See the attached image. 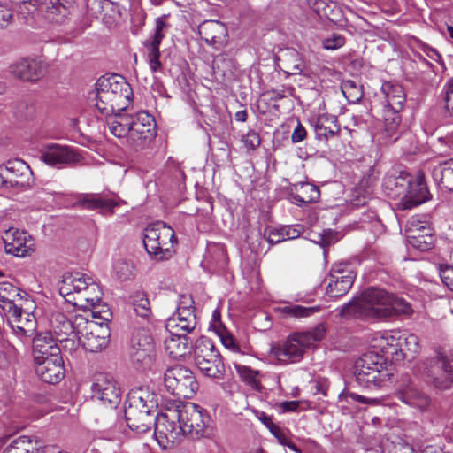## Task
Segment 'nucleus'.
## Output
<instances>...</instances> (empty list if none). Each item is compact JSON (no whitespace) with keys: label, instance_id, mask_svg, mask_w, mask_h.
<instances>
[{"label":"nucleus","instance_id":"nucleus-1","mask_svg":"<svg viewBox=\"0 0 453 453\" xmlns=\"http://www.w3.org/2000/svg\"><path fill=\"white\" fill-rule=\"evenodd\" d=\"M59 294L73 306L81 309H92L93 319L103 315V311H97L103 292L99 285L92 278L81 273H67L60 281Z\"/></svg>","mask_w":453,"mask_h":453},{"label":"nucleus","instance_id":"nucleus-2","mask_svg":"<svg viewBox=\"0 0 453 453\" xmlns=\"http://www.w3.org/2000/svg\"><path fill=\"white\" fill-rule=\"evenodd\" d=\"M96 90L95 106L104 117L124 111L132 97L130 85L122 76L116 74L100 77L96 83Z\"/></svg>","mask_w":453,"mask_h":453},{"label":"nucleus","instance_id":"nucleus-3","mask_svg":"<svg viewBox=\"0 0 453 453\" xmlns=\"http://www.w3.org/2000/svg\"><path fill=\"white\" fill-rule=\"evenodd\" d=\"M392 294L378 288L364 291L360 296L344 304L340 315L345 319H382L389 317Z\"/></svg>","mask_w":453,"mask_h":453},{"label":"nucleus","instance_id":"nucleus-4","mask_svg":"<svg viewBox=\"0 0 453 453\" xmlns=\"http://www.w3.org/2000/svg\"><path fill=\"white\" fill-rule=\"evenodd\" d=\"M18 7V12L27 18L40 12L50 23L65 24L75 9V0H10Z\"/></svg>","mask_w":453,"mask_h":453},{"label":"nucleus","instance_id":"nucleus-5","mask_svg":"<svg viewBox=\"0 0 453 453\" xmlns=\"http://www.w3.org/2000/svg\"><path fill=\"white\" fill-rule=\"evenodd\" d=\"M111 312L109 310H103V315L89 320L88 318H80L76 326L80 328L75 342L77 347L81 345L89 352H98L104 349L109 342L110 328L108 322Z\"/></svg>","mask_w":453,"mask_h":453},{"label":"nucleus","instance_id":"nucleus-6","mask_svg":"<svg viewBox=\"0 0 453 453\" xmlns=\"http://www.w3.org/2000/svg\"><path fill=\"white\" fill-rule=\"evenodd\" d=\"M177 242L174 230L162 221L150 224L143 232V245L150 256L157 260L170 258Z\"/></svg>","mask_w":453,"mask_h":453},{"label":"nucleus","instance_id":"nucleus-7","mask_svg":"<svg viewBox=\"0 0 453 453\" xmlns=\"http://www.w3.org/2000/svg\"><path fill=\"white\" fill-rule=\"evenodd\" d=\"M177 408L185 435L190 436L193 440L212 438L214 428L211 425L210 416L203 408L192 403L178 405Z\"/></svg>","mask_w":453,"mask_h":453},{"label":"nucleus","instance_id":"nucleus-8","mask_svg":"<svg viewBox=\"0 0 453 453\" xmlns=\"http://www.w3.org/2000/svg\"><path fill=\"white\" fill-rule=\"evenodd\" d=\"M194 360L196 367L205 376L218 380L223 378L226 372L223 358L207 337H200L196 342Z\"/></svg>","mask_w":453,"mask_h":453},{"label":"nucleus","instance_id":"nucleus-9","mask_svg":"<svg viewBox=\"0 0 453 453\" xmlns=\"http://www.w3.org/2000/svg\"><path fill=\"white\" fill-rule=\"evenodd\" d=\"M180 420V418L177 407L157 414L154 436L163 449L173 448L185 435Z\"/></svg>","mask_w":453,"mask_h":453},{"label":"nucleus","instance_id":"nucleus-10","mask_svg":"<svg viewBox=\"0 0 453 453\" xmlns=\"http://www.w3.org/2000/svg\"><path fill=\"white\" fill-rule=\"evenodd\" d=\"M355 376L364 388H379L387 380L388 373L384 370L382 357L372 352L364 354L356 363Z\"/></svg>","mask_w":453,"mask_h":453},{"label":"nucleus","instance_id":"nucleus-11","mask_svg":"<svg viewBox=\"0 0 453 453\" xmlns=\"http://www.w3.org/2000/svg\"><path fill=\"white\" fill-rule=\"evenodd\" d=\"M424 377L426 382L435 389L450 388L453 385V361L441 353L426 359Z\"/></svg>","mask_w":453,"mask_h":453},{"label":"nucleus","instance_id":"nucleus-12","mask_svg":"<svg viewBox=\"0 0 453 453\" xmlns=\"http://www.w3.org/2000/svg\"><path fill=\"white\" fill-rule=\"evenodd\" d=\"M164 382L167 391L179 398L190 399L198 389L194 373L182 365L168 368L164 374Z\"/></svg>","mask_w":453,"mask_h":453},{"label":"nucleus","instance_id":"nucleus-13","mask_svg":"<svg viewBox=\"0 0 453 453\" xmlns=\"http://www.w3.org/2000/svg\"><path fill=\"white\" fill-rule=\"evenodd\" d=\"M156 134V123L152 115L141 111L133 116L128 136V145L132 150L139 151L148 148Z\"/></svg>","mask_w":453,"mask_h":453},{"label":"nucleus","instance_id":"nucleus-14","mask_svg":"<svg viewBox=\"0 0 453 453\" xmlns=\"http://www.w3.org/2000/svg\"><path fill=\"white\" fill-rule=\"evenodd\" d=\"M194 301L190 296H182L176 311L167 319L165 328L170 334L187 335L196 327Z\"/></svg>","mask_w":453,"mask_h":453},{"label":"nucleus","instance_id":"nucleus-15","mask_svg":"<svg viewBox=\"0 0 453 453\" xmlns=\"http://www.w3.org/2000/svg\"><path fill=\"white\" fill-rule=\"evenodd\" d=\"M80 318L85 317L81 314L67 317V315L59 311L51 313L50 319V326L57 341L64 349L73 350L77 348L75 338H77L80 328L77 327L76 323Z\"/></svg>","mask_w":453,"mask_h":453},{"label":"nucleus","instance_id":"nucleus-16","mask_svg":"<svg viewBox=\"0 0 453 453\" xmlns=\"http://www.w3.org/2000/svg\"><path fill=\"white\" fill-rule=\"evenodd\" d=\"M93 397L103 405L109 407V414L112 420L116 418L114 411L120 401V390L113 377L107 373H98L95 376L91 387Z\"/></svg>","mask_w":453,"mask_h":453},{"label":"nucleus","instance_id":"nucleus-17","mask_svg":"<svg viewBox=\"0 0 453 453\" xmlns=\"http://www.w3.org/2000/svg\"><path fill=\"white\" fill-rule=\"evenodd\" d=\"M304 351L305 348L296 333L289 335L285 341L272 344L269 358L275 365H287L299 362L303 358Z\"/></svg>","mask_w":453,"mask_h":453},{"label":"nucleus","instance_id":"nucleus-18","mask_svg":"<svg viewBox=\"0 0 453 453\" xmlns=\"http://www.w3.org/2000/svg\"><path fill=\"white\" fill-rule=\"evenodd\" d=\"M32 171L23 160L8 161L0 165V188H22L29 185Z\"/></svg>","mask_w":453,"mask_h":453},{"label":"nucleus","instance_id":"nucleus-19","mask_svg":"<svg viewBox=\"0 0 453 453\" xmlns=\"http://www.w3.org/2000/svg\"><path fill=\"white\" fill-rule=\"evenodd\" d=\"M155 355L153 338L149 332L143 327L134 331L130 350L133 363L142 367H149L152 364Z\"/></svg>","mask_w":453,"mask_h":453},{"label":"nucleus","instance_id":"nucleus-20","mask_svg":"<svg viewBox=\"0 0 453 453\" xmlns=\"http://www.w3.org/2000/svg\"><path fill=\"white\" fill-rule=\"evenodd\" d=\"M28 310L29 307L19 306L6 313L8 324L22 341L32 337L36 330L35 317Z\"/></svg>","mask_w":453,"mask_h":453},{"label":"nucleus","instance_id":"nucleus-21","mask_svg":"<svg viewBox=\"0 0 453 453\" xmlns=\"http://www.w3.org/2000/svg\"><path fill=\"white\" fill-rule=\"evenodd\" d=\"M42 158L47 165L58 168L73 166L82 159L72 148L56 143H50L42 149Z\"/></svg>","mask_w":453,"mask_h":453},{"label":"nucleus","instance_id":"nucleus-22","mask_svg":"<svg viewBox=\"0 0 453 453\" xmlns=\"http://www.w3.org/2000/svg\"><path fill=\"white\" fill-rule=\"evenodd\" d=\"M430 197L424 175L418 173L414 179L410 176L406 194H403L402 200L397 203V207L401 210H410L426 203Z\"/></svg>","mask_w":453,"mask_h":453},{"label":"nucleus","instance_id":"nucleus-23","mask_svg":"<svg viewBox=\"0 0 453 453\" xmlns=\"http://www.w3.org/2000/svg\"><path fill=\"white\" fill-rule=\"evenodd\" d=\"M35 363V372L44 382L57 384L65 377L64 361L60 355H51L50 357L42 359L37 357Z\"/></svg>","mask_w":453,"mask_h":453},{"label":"nucleus","instance_id":"nucleus-24","mask_svg":"<svg viewBox=\"0 0 453 453\" xmlns=\"http://www.w3.org/2000/svg\"><path fill=\"white\" fill-rule=\"evenodd\" d=\"M395 396L403 403L421 411L430 405V397L420 391L408 377L403 378L395 391Z\"/></svg>","mask_w":453,"mask_h":453},{"label":"nucleus","instance_id":"nucleus-25","mask_svg":"<svg viewBox=\"0 0 453 453\" xmlns=\"http://www.w3.org/2000/svg\"><path fill=\"white\" fill-rule=\"evenodd\" d=\"M165 27V16L158 17L155 21L153 35L143 42L147 50V60L149 62L150 68L153 73L159 71L162 67V64L159 60L161 56L159 47L165 37L163 30Z\"/></svg>","mask_w":453,"mask_h":453},{"label":"nucleus","instance_id":"nucleus-26","mask_svg":"<svg viewBox=\"0 0 453 453\" xmlns=\"http://www.w3.org/2000/svg\"><path fill=\"white\" fill-rule=\"evenodd\" d=\"M9 71L14 77L21 81L35 82L45 74L46 68L42 61L36 58H25L12 64Z\"/></svg>","mask_w":453,"mask_h":453},{"label":"nucleus","instance_id":"nucleus-27","mask_svg":"<svg viewBox=\"0 0 453 453\" xmlns=\"http://www.w3.org/2000/svg\"><path fill=\"white\" fill-rule=\"evenodd\" d=\"M88 12L92 17H97L103 12V22L108 27H116L122 19L120 6L111 0H88Z\"/></svg>","mask_w":453,"mask_h":453},{"label":"nucleus","instance_id":"nucleus-28","mask_svg":"<svg viewBox=\"0 0 453 453\" xmlns=\"http://www.w3.org/2000/svg\"><path fill=\"white\" fill-rule=\"evenodd\" d=\"M381 91L385 96L387 104L385 105L386 114L392 113L393 123L397 125L400 121L399 111L403 108L406 95L403 86L391 81L384 82L381 86Z\"/></svg>","mask_w":453,"mask_h":453},{"label":"nucleus","instance_id":"nucleus-29","mask_svg":"<svg viewBox=\"0 0 453 453\" xmlns=\"http://www.w3.org/2000/svg\"><path fill=\"white\" fill-rule=\"evenodd\" d=\"M198 32L201 38L216 50H220L227 42V28L220 21L205 20L199 26Z\"/></svg>","mask_w":453,"mask_h":453},{"label":"nucleus","instance_id":"nucleus-30","mask_svg":"<svg viewBox=\"0 0 453 453\" xmlns=\"http://www.w3.org/2000/svg\"><path fill=\"white\" fill-rule=\"evenodd\" d=\"M27 294L9 282L0 283V306L5 314L19 306L32 303Z\"/></svg>","mask_w":453,"mask_h":453},{"label":"nucleus","instance_id":"nucleus-31","mask_svg":"<svg viewBox=\"0 0 453 453\" xmlns=\"http://www.w3.org/2000/svg\"><path fill=\"white\" fill-rule=\"evenodd\" d=\"M125 417L129 428L142 434L156 425V411H141L125 407Z\"/></svg>","mask_w":453,"mask_h":453},{"label":"nucleus","instance_id":"nucleus-32","mask_svg":"<svg viewBox=\"0 0 453 453\" xmlns=\"http://www.w3.org/2000/svg\"><path fill=\"white\" fill-rule=\"evenodd\" d=\"M5 251L13 256L23 257L32 250V241L25 232L15 228L8 229L3 237Z\"/></svg>","mask_w":453,"mask_h":453},{"label":"nucleus","instance_id":"nucleus-33","mask_svg":"<svg viewBox=\"0 0 453 453\" xmlns=\"http://www.w3.org/2000/svg\"><path fill=\"white\" fill-rule=\"evenodd\" d=\"M409 173L405 172L388 173L383 178L382 190L388 198L402 200L409 187Z\"/></svg>","mask_w":453,"mask_h":453},{"label":"nucleus","instance_id":"nucleus-34","mask_svg":"<svg viewBox=\"0 0 453 453\" xmlns=\"http://www.w3.org/2000/svg\"><path fill=\"white\" fill-rule=\"evenodd\" d=\"M356 274L350 270L337 269L330 274L326 293L331 297L344 296L351 288Z\"/></svg>","mask_w":453,"mask_h":453},{"label":"nucleus","instance_id":"nucleus-35","mask_svg":"<svg viewBox=\"0 0 453 453\" xmlns=\"http://www.w3.org/2000/svg\"><path fill=\"white\" fill-rule=\"evenodd\" d=\"M311 124L319 141H328L337 136L341 131L337 117L329 113L319 114L311 119Z\"/></svg>","mask_w":453,"mask_h":453},{"label":"nucleus","instance_id":"nucleus-36","mask_svg":"<svg viewBox=\"0 0 453 453\" xmlns=\"http://www.w3.org/2000/svg\"><path fill=\"white\" fill-rule=\"evenodd\" d=\"M157 406V395L149 388L141 387L132 389L127 395L126 408L141 411H155Z\"/></svg>","mask_w":453,"mask_h":453},{"label":"nucleus","instance_id":"nucleus-37","mask_svg":"<svg viewBox=\"0 0 453 453\" xmlns=\"http://www.w3.org/2000/svg\"><path fill=\"white\" fill-rule=\"evenodd\" d=\"M57 339H54L50 333L38 334L33 340L34 359L37 357L45 359L51 355H60V348L58 346Z\"/></svg>","mask_w":453,"mask_h":453},{"label":"nucleus","instance_id":"nucleus-38","mask_svg":"<svg viewBox=\"0 0 453 453\" xmlns=\"http://www.w3.org/2000/svg\"><path fill=\"white\" fill-rule=\"evenodd\" d=\"M106 118V124L111 134L119 138H127V142H128L131 124L133 123V115L115 112Z\"/></svg>","mask_w":453,"mask_h":453},{"label":"nucleus","instance_id":"nucleus-39","mask_svg":"<svg viewBox=\"0 0 453 453\" xmlns=\"http://www.w3.org/2000/svg\"><path fill=\"white\" fill-rule=\"evenodd\" d=\"M165 347L171 357L178 359L190 353L192 342L187 335L178 334H170V336L165 340Z\"/></svg>","mask_w":453,"mask_h":453},{"label":"nucleus","instance_id":"nucleus-40","mask_svg":"<svg viewBox=\"0 0 453 453\" xmlns=\"http://www.w3.org/2000/svg\"><path fill=\"white\" fill-rule=\"evenodd\" d=\"M432 176L441 188L453 192V158L438 164L433 168Z\"/></svg>","mask_w":453,"mask_h":453},{"label":"nucleus","instance_id":"nucleus-41","mask_svg":"<svg viewBox=\"0 0 453 453\" xmlns=\"http://www.w3.org/2000/svg\"><path fill=\"white\" fill-rule=\"evenodd\" d=\"M38 441L27 436H20L6 446L2 453H46L50 447L40 448Z\"/></svg>","mask_w":453,"mask_h":453},{"label":"nucleus","instance_id":"nucleus-42","mask_svg":"<svg viewBox=\"0 0 453 453\" xmlns=\"http://www.w3.org/2000/svg\"><path fill=\"white\" fill-rule=\"evenodd\" d=\"M320 192L317 186L304 182L296 186V192L292 193L293 203L297 205L315 203L319 199Z\"/></svg>","mask_w":453,"mask_h":453},{"label":"nucleus","instance_id":"nucleus-43","mask_svg":"<svg viewBox=\"0 0 453 453\" xmlns=\"http://www.w3.org/2000/svg\"><path fill=\"white\" fill-rule=\"evenodd\" d=\"M77 203L88 210H99L101 212L112 213L117 203L111 198H104L98 195H86Z\"/></svg>","mask_w":453,"mask_h":453},{"label":"nucleus","instance_id":"nucleus-44","mask_svg":"<svg viewBox=\"0 0 453 453\" xmlns=\"http://www.w3.org/2000/svg\"><path fill=\"white\" fill-rule=\"evenodd\" d=\"M282 62L290 75L305 74V63L300 54L294 49H288L282 56Z\"/></svg>","mask_w":453,"mask_h":453},{"label":"nucleus","instance_id":"nucleus-45","mask_svg":"<svg viewBox=\"0 0 453 453\" xmlns=\"http://www.w3.org/2000/svg\"><path fill=\"white\" fill-rule=\"evenodd\" d=\"M132 305L134 313L148 321L152 314L148 296L143 292H136L132 296Z\"/></svg>","mask_w":453,"mask_h":453},{"label":"nucleus","instance_id":"nucleus-46","mask_svg":"<svg viewBox=\"0 0 453 453\" xmlns=\"http://www.w3.org/2000/svg\"><path fill=\"white\" fill-rule=\"evenodd\" d=\"M326 326L323 323L317 325L310 331L296 333L300 342L306 349L310 348L315 342L321 341L326 335Z\"/></svg>","mask_w":453,"mask_h":453},{"label":"nucleus","instance_id":"nucleus-47","mask_svg":"<svg viewBox=\"0 0 453 453\" xmlns=\"http://www.w3.org/2000/svg\"><path fill=\"white\" fill-rule=\"evenodd\" d=\"M319 311L320 306L305 307L297 304H288L280 308V311L284 315L296 319L308 318Z\"/></svg>","mask_w":453,"mask_h":453},{"label":"nucleus","instance_id":"nucleus-48","mask_svg":"<svg viewBox=\"0 0 453 453\" xmlns=\"http://www.w3.org/2000/svg\"><path fill=\"white\" fill-rule=\"evenodd\" d=\"M341 88L349 103H358L363 97L361 87L352 80L343 81Z\"/></svg>","mask_w":453,"mask_h":453},{"label":"nucleus","instance_id":"nucleus-49","mask_svg":"<svg viewBox=\"0 0 453 453\" xmlns=\"http://www.w3.org/2000/svg\"><path fill=\"white\" fill-rule=\"evenodd\" d=\"M405 232L406 236L417 235V232H422L424 234H432V229L430 228L428 221L418 216L412 217L409 220Z\"/></svg>","mask_w":453,"mask_h":453},{"label":"nucleus","instance_id":"nucleus-50","mask_svg":"<svg viewBox=\"0 0 453 453\" xmlns=\"http://www.w3.org/2000/svg\"><path fill=\"white\" fill-rule=\"evenodd\" d=\"M400 336L396 337L389 333H386L380 338V347L381 351L386 354H397L400 351Z\"/></svg>","mask_w":453,"mask_h":453},{"label":"nucleus","instance_id":"nucleus-51","mask_svg":"<svg viewBox=\"0 0 453 453\" xmlns=\"http://www.w3.org/2000/svg\"><path fill=\"white\" fill-rule=\"evenodd\" d=\"M407 240L409 245L421 251L427 250L433 246L432 234L408 235Z\"/></svg>","mask_w":453,"mask_h":453},{"label":"nucleus","instance_id":"nucleus-52","mask_svg":"<svg viewBox=\"0 0 453 453\" xmlns=\"http://www.w3.org/2000/svg\"><path fill=\"white\" fill-rule=\"evenodd\" d=\"M412 308L403 298L396 297L392 294L390 302L389 317L396 314L411 315Z\"/></svg>","mask_w":453,"mask_h":453},{"label":"nucleus","instance_id":"nucleus-53","mask_svg":"<svg viewBox=\"0 0 453 453\" xmlns=\"http://www.w3.org/2000/svg\"><path fill=\"white\" fill-rule=\"evenodd\" d=\"M400 352L409 351L411 354H416L419 350L418 337L416 334L400 335Z\"/></svg>","mask_w":453,"mask_h":453},{"label":"nucleus","instance_id":"nucleus-54","mask_svg":"<svg viewBox=\"0 0 453 453\" xmlns=\"http://www.w3.org/2000/svg\"><path fill=\"white\" fill-rule=\"evenodd\" d=\"M345 44V37L339 34H332L330 36L323 39V48L327 50H335Z\"/></svg>","mask_w":453,"mask_h":453},{"label":"nucleus","instance_id":"nucleus-55","mask_svg":"<svg viewBox=\"0 0 453 453\" xmlns=\"http://www.w3.org/2000/svg\"><path fill=\"white\" fill-rule=\"evenodd\" d=\"M234 367L239 375L248 383L253 384L257 381V376L258 374L257 371H254L248 366L241 365H234Z\"/></svg>","mask_w":453,"mask_h":453},{"label":"nucleus","instance_id":"nucleus-56","mask_svg":"<svg viewBox=\"0 0 453 453\" xmlns=\"http://www.w3.org/2000/svg\"><path fill=\"white\" fill-rule=\"evenodd\" d=\"M242 142L245 144V147L247 149L255 150L257 148L259 147L261 143V138L260 135L253 131L250 130L243 137Z\"/></svg>","mask_w":453,"mask_h":453},{"label":"nucleus","instance_id":"nucleus-57","mask_svg":"<svg viewBox=\"0 0 453 453\" xmlns=\"http://www.w3.org/2000/svg\"><path fill=\"white\" fill-rule=\"evenodd\" d=\"M13 12L6 5L0 4V28H6L13 22Z\"/></svg>","mask_w":453,"mask_h":453},{"label":"nucleus","instance_id":"nucleus-58","mask_svg":"<svg viewBox=\"0 0 453 453\" xmlns=\"http://www.w3.org/2000/svg\"><path fill=\"white\" fill-rule=\"evenodd\" d=\"M303 230V226L296 225V226H284L280 227L281 231V236L284 237L285 241L287 240H292L299 237L301 234V232Z\"/></svg>","mask_w":453,"mask_h":453},{"label":"nucleus","instance_id":"nucleus-59","mask_svg":"<svg viewBox=\"0 0 453 453\" xmlns=\"http://www.w3.org/2000/svg\"><path fill=\"white\" fill-rule=\"evenodd\" d=\"M440 276L443 284L453 291V266L446 265L441 267Z\"/></svg>","mask_w":453,"mask_h":453},{"label":"nucleus","instance_id":"nucleus-60","mask_svg":"<svg viewBox=\"0 0 453 453\" xmlns=\"http://www.w3.org/2000/svg\"><path fill=\"white\" fill-rule=\"evenodd\" d=\"M445 102L447 112L453 118V79L447 83Z\"/></svg>","mask_w":453,"mask_h":453},{"label":"nucleus","instance_id":"nucleus-61","mask_svg":"<svg viewBox=\"0 0 453 453\" xmlns=\"http://www.w3.org/2000/svg\"><path fill=\"white\" fill-rule=\"evenodd\" d=\"M306 134H307V133H306L305 128L300 123H298V125L296 126V127L295 128V130L292 134V136H291L292 142H300L303 140H304V138L306 137Z\"/></svg>","mask_w":453,"mask_h":453},{"label":"nucleus","instance_id":"nucleus-62","mask_svg":"<svg viewBox=\"0 0 453 453\" xmlns=\"http://www.w3.org/2000/svg\"><path fill=\"white\" fill-rule=\"evenodd\" d=\"M336 240V234L331 230L324 231V234L320 236V243L323 247L334 243Z\"/></svg>","mask_w":453,"mask_h":453},{"label":"nucleus","instance_id":"nucleus-63","mask_svg":"<svg viewBox=\"0 0 453 453\" xmlns=\"http://www.w3.org/2000/svg\"><path fill=\"white\" fill-rule=\"evenodd\" d=\"M273 434L277 438L278 441L283 445L287 446L288 442L291 441L288 435L280 430V427L273 426V428L271 429Z\"/></svg>","mask_w":453,"mask_h":453},{"label":"nucleus","instance_id":"nucleus-64","mask_svg":"<svg viewBox=\"0 0 453 453\" xmlns=\"http://www.w3.org/2000/svg\"><path fill=\"white\" fill-rule=\"evenodd\" d=\"M395 453H416L411 445L400 441L395 446Z\"/></svg>","mask_w":453,"mask_h":453}]
</instances>
